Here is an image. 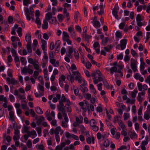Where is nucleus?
<instances>
[{
	"instance_id": "e2e57ef3",
	"label": "nucleus",
	"mask_w": 150,
	"mask_h": 150,
	"mask_svg": "<svg viewBox=\"0 0 150 150\" xmlns=\"http://www.w3.org/2000/svg\"><path fill=\"white\" fill-rule=\"evenodd\" d=\"M34 69L36 70L39 69V66L38 64H37L35 62L33 65Z\"/></svg>"
},
{
	"instance_id": "bb28decb",
	"label": "nucleus",
	"mask_w": 150,
	"mask_h": 150,
	"mask_svg": "<svg viewBox=\"0 0 150 150\" xmlns=\"http://www.w3.org/2000/svg\"><path fill=\"white\" fill-rule=\"evenodd\" d=\"M23 4L25 6H28V4H30L31 2L30 0H23Z\"/></svg>"
},
{
	"instance_id": "58836bf2",
	"label": "nucleus",
	"mask_w": 150,
	"mask_h": 150,
	"mask_svg": "<svg viewBox=\"0 0 150 150\" xmlns=\"http://www.w3.org/2000/svg\"><path fill=\"white\" fill-rule=\"evenodd\" d=\"M68 99L66 98L64 94L62 95L61 99L59 101H61V102H65Z\"/></svg>"
},
{
	"instance_id": "a19ab883",
	"label": "nucleus",
	"mask_w": 150,
	"mask_h": 150,
	"mask_svg": "<svg viewBox=\"0 0 150 150\" xmlns=\"http://www.w3.org/2000/svg\"><path fill=\"white\" fill-rule=\"evenodd\" d=\"M61 44V42L59 40H57V41L55 43V45H57V48L55 49V51H58V50H57V49L60 46Z\"/></svg>"
},
{
	"instance_id": "aec40b11",
	"label": "nucleus",
	"mask_w": 150,
	"mask_h": 150,
	"mask_svg": "<svg viewBox=\"0 0 150 150\" xmlns=\"http://www.w3.org/2000/svg\"><path fill=\"white\" fill-rule=\"evenodd\" d=\"M9 116L10 119L12 121H14V112L13 111H10L9 113Z\"/></svg>"
},
{
	"instance_id": "20e7f679",
	"label": "nucleus",
	"mask_w": 150,
	"mask_h": 150,
	"mask_svg": "<svg viewBox=\"0 0 150 150\" xmlns=\"http://www.w3.org/2000/svg\"><path fill=\"white\" fill-rule=\"evenodd\" d=\"M7 83L9 85L12 84L13 85H15L18 84L17 81L15 80L14 78L10 79L9 78H7L6 79Z\"/></svg>"
},
{
	"instance_id": "f704fd0d",
	"label": "nucleus",
	"mask_w": 150,
	"mask_h": 150,
	"mask_svg": "<svg viewBox=\"0 0 150 150\" xmlns=\"http://www.w3.org/2000/svg\"><path fill=\"white\" fill-rule=\"evenodd\" d=\"M115 35L116 37L118 38H121L122 37L121 33L119 31H117L116 32Z\"/></svg>"
},
{
	"instance_id": "5fc2aeb1",
	"label": "nucleus",
	"mask_w": 150,
	"mask_h": 150,
	"mask_svg": "<svg viewBox=\"0 0 150 150\" xmlns=\"http://www.w3.org/2000/svg\"><path fill=\"white\" fill-rule=\"evenodd\" d=\"M28 61L29 63L32 64L33 65L35 62L33 59L31 58H29L28 59Z\"/></svg>"
},
{
	"instance_id": "5701e85b",
	"label": "nucleus",
	"mask_w": 150,
	"mask_h": 150,
	"mask_svg": "<svg viewBox=\"0 0 150 150\" xmlns=\"http://www.w3.org/2000/svg\"><path fill=\"white\" fill-rule=\"evenodd\" d=\"M74 56L76 59H78L79 58V54L77 50H75L74 51Z\"/></svg>"
},
{
	"instance_id": "79ce46f5",
	"label": "nucleus",
	"mask_w": 150,
	"mask_h": 150,
	"mask_svg": "<svg viewBox=\"0 0 150 150\" xmlns=\"http://www.w3.org/2000/svg\"><path fill=\"white\" fill-rule=\"evenodd\" d=\"M61 44V42L59 40H57V41L55 43V45H57V48L55 49V51H58V50H57V49L60 46Z\"/></svg>"
},
{
	"instance_id": "37998d69",
	"label": "nucleus",
	"mask_w": 150,
	"mask_h": 150,
	"mask_svg": "<svg viewBox=\"0 0 150 150\" xmlns=\"http://www.w3.org/2000/svg\"><path fill=\"white\" fill-rule=\"evenodd\" d=\"M20 138V136L19 135L15 134L13 137V139L15 141L18 140Z\"/></svg>"
},
{
	"instance_id": "4be33fe9",
	"label": "nucleus",
	"mask_w": 150,
	"mask_h": 150,
	"mask_svg": "<svg viewBox=\"0 0 150 150\" xmlns=\"http://www.w3.org/2000/svg\"><path fill=\"white\" fill-rule=\"evenodd\" d=\"M31 44H27L26 45L27 50L29 53L32 52V48L31 46Z\"/></svg>"
},
{
	"instance_id": "b1692460",
	"label": "nucleus",
	"mask_w": 150,
	"mask_h": 150,
	"mask_svg": "<svg viewBox=\"0 0 150 150\" xmlns=\"http://www.w3.org/2000/svg\"><path fill=\"white\" fill-rule=\"evenodd\" d=\"M135 102V100L130 99L129 98L127 99V101H126V103H129L131 104H134Z\"/></svg>"
},
{
	"instance_id": "49530a36",
	"label": "nucleus",
	"mask_w": 150,
	"mask_h": 150,
	"mask_svg": "<svg viewBox=\"0 0 150 150\" xmlns=\"http://www.w3.org/2000/svg\"><path fill=\"white\" fill-rule=\"evenodd\" d=\"M28 68H27L26 67H24L23 68H22L21 71L23 73H27L28 72Z\"/></svg>"
},
{
	"instance_id": "1a4fd4ad",
	"label": "nucleus",
	"mask_w": 150,
	"mask_h": 150,
	"mask_svg": "<svg viewBox=\"0 0 150 150\" xmlns=\"http://www.w3.org/2000/svg\"><path fill=\"white\" fill-rule=\"evenodd\" d=\"M138 87L139 90L140 91H142V89H143L144 90H146L148 88L146 85L144 84L142 86V83H138Z\"/></svg>"
},
{
	"instance_id": "9d476101",
	"label": "nucleus",
	"mask_w": 150,
	"mask_h": 150,
	"mask_svg": "<svg viewBox=\"0 0 150 150\" xmlns=\"http://www.w3.org/2000/svg\"><path fill=\"white\" fill-rule=\"evenodd\" d=\"M84 104H86V106H85V107H81V108L83 110V112H85L89 108V104L88 102L86 100H84Z\"/></svg>"
},
{
	"instance_id": "680f3d73",
	"label": "nucleus",
	"mask_w": 150,
	"mask_h": 150,
	"mask_svg": "<svg viewBox=\"0 0 150 150\" xmlns=\"http://www.w3.org/2000/svg\"><path fill=\"white\" fill-rule=\"evenodd\" d=\"M69 51L68 52V54H72L73 52V48L72 47H69Z\"/></svg>"
},
{
	"instance_id": "cd10ccee",
	"label": "nucleus",
	"mask_w": 150,
	"mask_h": 150,
	"mask_svg": "<svg viewBox=\"0 0 150 150\" xmlns=\"http://www.w3.org/2000/svg\"><path fill=\"white\" fill-rule=\"evenodd\" d=\"M150 117V113H149L147 112L146 113H145L144 115V117L145 119L148 120Z\"/></svg>"
},
{
	"instance_id": "6e6552de",
	"label": "nucleus",
	"mask_w": 150,
	"mask_h": 150,
	"mask_svg": "<svg viewBox=\"0 0 150 150\" xmlns=\"http://www.w3.org/2000/svg\"><path fill=\"white\" fill-rule=\"evenodd\" d=\"M127 43V40L126 39H124L121 40L120 45L121 50H123L125 48Z\"/></svg>"
},
{
	"instance_id": "ddd939ff",
	"label": "nucleus",
	"mask_w": 150,
	"mask_h": 150,
	"mask_svg": "<svg viewBox=\"0 0 150 150\" xmlns=\"http://www.w3.org/2000/svg\"><path fill=\"white\" fill-rule=\"evenodd\" d=\"M69 38V36L67 32L65 31L63 32L62 38L64 41L67 39Z\"/></svg>"
},
{
	"instance_id": "2eb2a0df",
	"label": "nucleus",
	"mask_w": 150,
	"mask_h": 150,
	"mask_svg": "<svg viewBox=\"0 0 150 150\" xmlns=\"http://www.w3.org/2000/svg\"><path fill=\"white\" fill-rule=\"evenodd\" d=\"M45 120V118L42 116H40V118L38 119L37 122V124L38 125H40L42 121Z\"/></svg>"
},
{
	"instance_id": "a18cd8bd",
	"label": "nucleus",
	"mask_w": 150,
	"mask_h": 150,
	"mask_svg": "<svg viewBox=\"0 0 150 150\" xmlns=\"http://www.w3.org/2000/svg\"><path fill=\"white\" fill-rule=\"evenodd\" d=\"M129 114L127 113H124V120H126L129 117Z\"/></svg>"
},
{
	"instance_id": "f03ea898",
	"label": "nucleus",
	"mask_w": 150,
	"mask_h": 150,
	"mask_svg": "<svg viewBox=\"0 0 150 150\" xmlns=\"http://www.w3.org/2000/svg\"><path fill=\"white\" fill-rule=\"evenodd\" d=\"M24 10L26 18L28 21H30L31 18L34 19L33 18L34 16V13L29 12V9L28 8L25 7Z\"/></svg>"
},
{
	"instance_id": "6e6d98bb",
	"label": "nucleus",
	"mask_w": 150,
	"mask_h": 150,
	"mask_svg": "<svg viewBox=\"0 0 150 150\" xmlns=\"http://www.w3.org/2000/svg\"><path fill=\"white\" fill-rule=\"evenodd\" d=\"M85 97L86 99L89 100L91 98V95L90 94L86 93L85 94Z\"/></svg>"
},
{
	"instance_id": "72a5a7b5",
	"label": "nucleus",
	"mask_w": 150,
	"mask_h": 150,
	"mask_svg": "<svg viewBox=\"0 0 150 150\" xmlns=\"http://www.w3.org/2000/svg\"><path fill=\"white\" fill-rule=\"evenodd\" d=\"M79 15V13L78 11H76L75 13V16H74V19L75 21L77 22L78 21V18Z\"/></svg>"
},
{
	"instance_id": "f3484780",
	"label": "nucleus",
	"mask_w": 150,
	"mask_h": 150,
	"mask_svg": "<svg viewBox=\"0 0 150 150\" xmlns=\"http://www.w3.org/2000/svg\"><path fill=\"white\" fill-rule=\"evenodd\" d=\"M93 25L96 27H96H100V23L99 21H93L92 22Z\"/></svg>"
},
{
	"instance_id": "8fccbe9b",
	"label": "nucleus",
	"mask_w": 150,
	"mask_h": 150,
	"mask_svg": "<svg viewBox=\"0 0 150 150\" xmlns=\"http://www.w3.org/2000/svg\"><path fill=\"white\" fill-rule=\"evenodd\" d=\"M109 141L108 139H107L105 141L104 143V145L106 147H107L109 146Z\"/></svg>"
},
{
	"instance_id": "4d7b16f0",
	"label": "nucleus",
	"mask_w": 150,
	"mask_h": 150,
	"mask_svg": "<svg viewBox=\"0 0 150 150\" xmlns=\"http://www.w3.org/2000/svg\"><path fill=\"white\" fill-rule=\"evenodd\" d=\"M30 113L31 115L33 117H35L36 114L35 112L33 110V109H31L30 110Z\"/></svg>"
},
{
	"instance_id": "9b49d317",
	"label": "nucleus",
	"mask_w": 150,
	"mask_h": 150,
	"mask_svg": "<svg viewBox=\"0 0 150 150\" xmlns=\"http://www.w3.org/2000/svg\"><path fill=\"white\" fill-rule=\"evenodd\" d=\"M31 38L30 35L29 33L27 34L25 36V39L26 41L27 42V44L31 43Z\"/></svg>"
},
{
	"instance_id": "e433bc0d",
	"label": "nucleus",
	"mask_w": 150,
	"mask_h": 150,
	"mask_svg": "<svg viewBox=\"0 0 150 150\" xmlns=\"http://www.w3.org/2000/svg\"><path fill=\"white\" fill-rule=\"evenodd\" d=\"M91 64L89 61H88L85 64V66L87 69H89L91 67Z\"/></svg>"
},
{
	"instance_id": "bf43d9fd",
	"label": "nucleus",
	"mask_w": 150,
	"mask_h": 150,
	"mask_svg": "<svg viewBox=\"0 0 150 150\" xmlns=\"http://www.w3.org/2000/svg\"><path fill=\"white\" fill-rule=\"evenodd\" d=\"M93 47L94 49H96V48L100 46V45L98 42H95L93 44Z\"/></svg>"
},
{
	"instance_id": "603ef678",
	"label": "nucleus",
	"mask_w": 150,
	"mask_h": 150,
	"mask_svg": "<svg viewBox=\"0 0 150 150\" xmlns=\"http://www.w3.org/2000/svg\"><path fill=\"white\" fill-rule=\"evenodd\" d=\"M109 40V38L108 37H105V39H103L102 42V43L105 44L107 43Z\"/></svg>"
},
{
	"instance_id": "473e14b6",
	"label": "nucleus",
	"mask_w": 150,
	"mask_h": 150,
	"mask_svg": "<svg viewBox=\"0 0 150 150\" xmlns=\"http://www.w3.org/2000/svg\"><path fill=\"white\" fill-rule=\"evenodd\" d=\"M63 116L64 117V118L65 120V121L68 122L69 121L68 117H67V114L65 112H64L63 113H62Z\"/></svg>"
},
{
	"instance_id": "774afa93",
	"label": "nucleus",
	"mask_w": 150,
	"mask_h": 150,
	"mask_svg": "<svg viewBox=\"0 0 150 150\" xmlns=\"http://www.w3.org/2000/svg\"><path fill=\"white\" fill-rule=\"evenodd\" d=\"M134 77L136 79H139L141 77L139 73H136L134 75Z\"/></svg>"
},
{
	"instance_id": "0eeeda50",
	"label": "nucleus",
	"mask_w": 150,
	"mask_h": 150,
	"mask_svg": "<svg viewBox=\"0 0 150 150\" xmlns=\"http://www.w3.org/2000/svg\"><path fill=\"white\" fill-rule=\"evenodd\" d=\"M83 83L80 85V87L79 89L82 92L84 93L87 91L88 90L87 88L85 86L86 85V83L85 81H83Z\"/></svg>"
},
{
	"instance_id": "6ab92c4d",
	"label": "nucleus",
	"mask_w": 150,
	"mask_h": 150,
	"mask_svg": "<svg viewBox=\"0 0 150 150\" xmlns=\"http://www.w3.org/2000/svg\"><path fill=\"white\" fill-rule=\"evenodd\" d=\"M27 134L28 136L30 137L31 136H34L36 135V132L35 130H32L31 132L29 131Z\"/></svg>"
},
{
	"instance_id": "c85d7f7f",
	"label": "nucleus",
	"mask_w": 150,
	"mask_h": 150,
	"mask_svg": "<svg viewBox=\"0 0 150 150\" xmlns=\"http://www.w3.org/2000/svg\"><path fill=\"white\" fill-rule=\"evenodd\" d=\"M112 47L111 45H108L107 47H105L104 48L106 52H109Z\"/></svg>"
},
{
	"instance_id": "39448f33",
	"label": "nucleus",
	"mask_w": 150,
	"mask_h": 150,
	"mask_svg": "<svg viewBox=\"0 0 150 150\" xmlns=\"http://www.w3.org/2000/svg\"><path fill=\"white\" fill-rule=\"evenodd\" d=\"M74 74L75 75V80L78 81L79 83H81L82 80L81 79V76L80 74L79 73L78 71H77L74 72Z\"/></svg>"
},
{
	"instance_id": "a878e982",
	"label": "nucleus",
	"mask_w": 150,
	"mask_h": 150,
	"mask_svg": "<svg viewBox=\"0 0 150 150\" xmlns=\"http://www.w3.org/2000/svg\"><path fill=\"white\" fill-rule=\"evenodd\" d=\"M117 11L113 10L112 11L113 15L115 16V18L117 20H118V16L117 15Z\"/></svg>"
},
{
	"instance_id": "13d9d810",
	"label": "nucleus",
	"mask_w": 150,
	"mask_h": 150,
	"mask_svg": "<svg viewBox=\"0 0 150 150\" xmlns=\"http://www.w3.org/2000/svg\"><path fill=\"white\" fill-rule=\"evenodd\" d=\"M38 75V71H35L34 72L33 76L35 78V79H36L37 78V76Z\"/></svg>"
},
{
	"instance_id": "c9c22d12",
	"label": "nucleus",
	"mask_w": 150,
	"mask_h": 150,
	"mask_svg": "<svg viewBox=\"0 0 150 150\" xmlns=\"http://www.w3.org/2000/svg\"><path fill=\"white\" fill-rule=\"evenodd\" d=\"M138 91L137 90H134L132 92L131 94V96L133 98H134L136 97V94L137 93Z\"/></svg>"
},
{
	"instance_id": "de8ad7c7",
	"label": "nucleus",
	"mask_w": 150,
	"mask_h": 150,
	"mask_svg": "<svg viewBox=\"0 0 150 150\" xmlns=\"http://www.w3.org/2000/svg\"><path fill=\"white\" fill-rule=\"evenodd\" d=\"M130 137L132 139L134 138H136L137 137V135L135 132H133L130 135Z\"/></svg>"
},
{
	"instance_id": "7ed1b4c3",
	"label": "nucleus",
	"mask_w": 150,
	"mask_h": 150,
	"mask_svg": "<svg viewBox=\"0 0 150 150\" xmlns=\"http://www.w3.org/2000/svg\"><path fill=\"white\" fill-rule=\"evenodd\" d=\"M131 67L134 72H135L137 71V61L135 59L132 58L130 60Z\"/></svg>"
},
{
	"instance_id": "4c0bfd02",
	"label": "nucleus",
	"mask_w": 150,
	"mask_h": 150,
	"mask_svg": "<svg viewBox=\"0 0 150 150\" xmlns=\"http://www.w3.org/2000/svg\"><path fill=\"white\" fill-rule=\"evenodd\" d=\"M22 29L21 28H19L17 30V33H18L19 36L20 37H21L22 35Z\"/></svg>"
},
{
	"instance_id": "4468645a",
	"label": "nucleus",
	"mask_w": 150,
	"mask_h": 150,
	"mask_svg": "<svg viewBox=\"0 0 150 150\" xmlns=\"http://www.w3.org/2000/svg\"><path fill=\"white\" fill-rule=\"evenodd\" d=\"M61 131V129L60 126L57 127L54 130V133L56 135H58L59 133V132Z\"/></svg>"
},
{
	"instance_id": "423d86ee",
	"label": "nucleus",
	"mask_w": 150,
	"mask_h": 150,
	"mask_svg": "<svg viewBox=\"0 0 150 150\" xmlns=\"http://www.w3.org/2000/svg\"><path fill=\"white\" fill-rule=\"evenodd\" d=\"M59 105H57V108L58 110L59 111H61L62 113L64 112H65L64 111L65 108L66 107L64 106L63 102H61V101H59Z\"/></svg>"
},
{
	"instance_id": "0e129e2a",
	"label": "nucleus",
	"mask_w": 150,
	"mask_h": 150,
	"mask_svg": "<svg viewBox=\"0 0 150 150\" xmlns=\"http://www.w3.org/2000/svg\"><path fill=\"white\" fill-rule=\"evenodd\" d=\"M52 2V5L54 6H56L57 4V0H50Z\"/></svg>"
},
{
	"instance_id": "c03bdc74",
	"label": "nucleus",
	"mask_w": 150,
	"mask_h": 150,
	"mask_svg": "<svg viewBox=\"0 0 150 150\" xmlns=\"http://www.w3.org/2000/svg\"><path fill=\"white\" fill-rule=\"evenodd\" d=\"M35 23L39 25H40L41 24V21L39 17H37L35 21Z\"/></svg>"
},
{
	"instance_id": "7c9ffc66",
	"label": "nucleus",
	"mask_w": 150,
	"mask_h": 150,
	"mask_svg": "<svg viewBox=\"0 0 150 150\" xmlns=\"http://www.w3.org/2000/svg\"><path fill=\"white\" fill-rule=\"evenodd\" d=\"M118 124L122 128L124 129L125 127L124 124L122 122V121L120 120L118 122Z\"/></svg>"
},
{
	"instance_id": "f257e3e1",
	"label": "nucleus",
	"mask_w": 150,
	"mask_h": 150,
	"mask_svg": "<svg viewBox=\"0 0 150 150\" xmlns=\"http://www.w3.org/2000/svg\"><path fill=\"white\" fill-rule=\"evenodd\" d=\"M45 19L48 21L50 20L49 23L52 24H56L57 22L56 18L52 16V13L51 12H48L46 14Z\"/></svg>"
},
{
	"instance_id": "dca6fc26",
	"label": "nucleus",
	"mask_w": 150,
	"mask_h": 150,
	"mask_svg": "<svg viewBox=\"0 0 150 150\" xmlns=\"http://www.w3.org/2000/svg\"><path fill=\"white\" fill-rule=\"evenodd\" d=\"M35 111L39 114H42L43 113V111L42 109L39 107L35 108Z\"/></svg>"
},
{
	"instance_id": "864d4df0",
	"label": "nucleus",
	"mask_w": 150,
	"mask_h": 150,
	"mask_svg": "<svg viewBox=\"0 0 150 150\" xmlns=\"http://www.w3.org/2000/svg\"><path fill=\"white\" fill-rule=\"evenodd\" d=\"M96 110L97 112H102L103 111V109L100 106H98L96 109Z\"/></svg>"
},
{
	"instance_id": "c756f323",
	"label": "nucleus",
	"mask_w": 150,
	"mask_h": 150,
	"mask_svg": "<svg viewBox=\"0 0 150 150\" xmlns=\"http://www.w3.org/2000/svg\"><path fill=\"white\" fill-rule=\"evenodd\" d=\"M103 83L104 85L106 86L107 88L108 89L110 88L109 85L106 79H105L104 81H103Z\"/></svg>"
},
{
	"instance_id": "3c124183",
	"label": "nucleus",
	"mask_w": 150,
	"mask_h": 150,
	"mask_svg": "<svg viewBox=\"0 0 150 150\" xmlns=\"http://www.w3.org/2000/svg\"><path fill=\"white\" fill-rule=\"evenodd\" d=\"M38 80L40 82L41 84L44 85V82L43 81V78L41 76H40L38 77Z\"/></svg>"
},
{
	"instance_id": "09e8293b",
	"label": "nucleus",
	"mask_w": 150,
	"mask_h": 150,
	"mask_svg": "<svg viewBox=\"0 0 150 150\" xmlns=\"http://www.w3.org/2000/svg\"><path fill=\"white\" fill-rule=\"evenodd\" d=\"M136 21L137 22L142 21L141 16V15L138 14L137 15L136 17Z\"/></svg>"
},
{
	"instance_id": "393cba45",
	"label": "nucleus",
	"mask_w": 150,
	"mask_h": 150,
	"mask_svg": "<svg viewBox=\"0 0 150 150\" xmlns=\"http://www.w3.org/2000/svg\"><path fill=\"white\" fill-rule=\"evenodd\" d=\"M57 18L59 21L60 22H62L63 20L64 17L62 14H59L57 16Z\"/></svg>"
},
{
	"instance_id": "052dcab7",
	"label": "nucleus",
	"mask_w": 150,
	"mask_h": 150,
	"mask_svg": "<svg viewBox=\"0 0 150 150\" xmlns=\"http://www.w3.org/2000/svg\"><path fill=\"white\" fill-rule=\"evenodd\" d=\"M4 103L3 105V107L5 108H6L8 107L7 104L8 103L7 99L5 100V101H4Z\"/></svg>"
},
{
	"instance_id": "69168bd1",
	"label": "nucleus",
	"mask_w": 150,
	"mask_h": 150,
	"mask_svg": "<svg viewBox=\"0 0 150 150\" xmlns=\"http://www.w3.org/2000/svg\"><path fill=\"white\" fill-rule=\"evenodd\" d=\"M44 56L43 57L44 59H45L48 60V57L47 55V52H46L45 51H44Z\"/></svg>"
},
{
	"instance_id": "f8f14e48",
	"label": "nucleus",
	"mask_w": 150,
	"mask_h": 150,
	"mask_svg": "<svg viewBox=\"0 0 150 150\" xmlns=\"http://www.w3.org/2000/svg\"><path fill=\"white\" fill-rule=\"evenodd\" d=\"M47 21V20L45 19L43 21V24L42 26V28L43 29H46L48 28V24Z\"/></svg>"
},
{
	"instance_id": "2f4dec72",
	"label": "nucleus",
	"mask_w": 150,
	"mask_h": 150,
	"mask_svg": "<svg viewBox=\"0 0 150 150\" xmlns=\"http://www.w3.org/2000/svg\"><path fill=\"white\" fill-rule=\"evenodd\" d=\"M91 127H92V129L94 131L96 132L98 130V127L96 125H91Z\"/></svg>"
},
{
	"instance_id": "a211bd4d",
	"label": "nucleus",
	"mask_w": 150,
	"mask_h": 150,
	"mask_svg": "<svg viewBox=\"0 0 150 150\" xmlns=\"http://www.w3.org/2000/svg\"><path fill=\"white\" fill-rule=\"evenodd\" d=\"M110 73L113 74L114 72H117V68L116 67H113L110 69Z\"/></svg>"
},
{
	"instance_id": "ea45409f",
	"label": "nucleus",
	"mask_w": 150,
	"mask_h": 150,
	"mask_svg": "<svg viewBox=\"0 0 150 150\" xmlns=\"http://www.w3.org/2000/svg\"><path fill=\"white\" fill-rule=\"evenodd\" d=\"M27 145L28 147L29 148H31L32 146V142L31 140H28L27 143Z\"/></svg>"
},
{
	"instance_id": "412c9836",
	"label": "nucleus",
	"mask_w": 150,
	"mask_h": 150,
	"mask_svg": "<svg viewBox=\"0 0 150 150\" xmlns=\"http://www.w3.org/2000/svg\"><path fill=\"white\" fill-rule=\"evenodd\" d=\"M83 37L85 38L86 42H88L89 39L91 38V36L85 34L84 35H83Z\"/></svg>"
},
{
	"instance_id": "338daca9",
	"label": "nucleus",
	"mask_w": 150,
	"mask_h": 150,
	"mask_svg": "<svg viewBox=\"0 0 150 150\" xmlns=\"http://www.w3.org/2000/svg\"><path fill=\"white\" fill-rule=\"evenodd\" d=\"M125 25V23L123 22L121 23L119 25V27L120 29H123Z\"/></svg>"
}]
</instances>
